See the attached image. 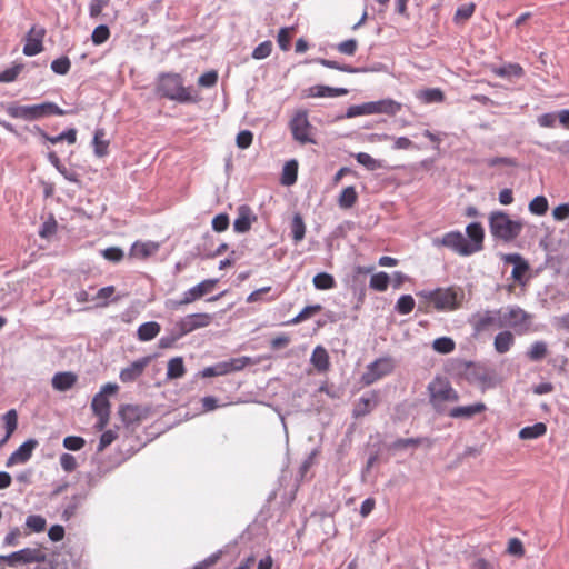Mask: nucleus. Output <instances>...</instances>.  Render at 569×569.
Segmentation results:
<instances>
[{
  "label": "nucleus",
  "instance_id": "obj_38",
  "mask_svg": "<svg viewBox=\"0 0 569 569\" xmlns=\"http://www.w3.org/2000/svg\"><path fill=\"white\" fill-rule=\"evenodd\" d=\"M358 200V193L355 187L345 188L338 199L339 207L342 209H350Z\"/></svg>",
  "mask_w": 569,
  "mask_h": 569
},
{
  "label": "nucleus",
  "instance_id": "obj_3",
  "mask_svg": "<svg viewBox=\"0 0 569 569\" xmlns=\"http://www.w3.org/2000/svg\"><path fill=\"white\" fill-rule=\"evenodd\" d=\"M489 230L495 240L511 243L521 234L525 223L520 219H512L502 210L492 211L488 217Z\"/></svg>",
  "mask_w": 569,
  "mask_h": 569
},
{
  "label": "nucleus",
  "instance_id": "obj_13",
  "mask_svg": "<svg viewBox=\"0 0 569 569\" xmlns=\"http://www.w3.org/2000/svg\"><path fill=\"white\" fill-rule=\"evenodd\" d=\"M213 321V316L206 312L191 313L176 322L178 337H183L194 330L206 328Z\"/></svg>",
  "mask_w": 569,
  "mask_h": 569
},
{
  "label": "nucleus",
  "instance_id": "obj_30",
  "mask_svg": "<svg viewBox=\"0 0 569 569\" xmlns=\"http://www.w3.org/2000/svg\"><path fill=\"white\" fill-rule=\"evenodd\" d=\"M121 419L127 425L139 422L142 419V410L139 406L126 405L119 411Z\"/></svg>",
  "mask_w": 569,
  "mask_h": 569
},
{
  "label": "nucleus",
  "instance_id": "obj_1",
  "mask_svg": "<svg viewBox=\"0 0 569 569\" xmlns=\"http://www.w3.org/2000/svg\"><path fill=\"white\" fill-rule=\"evenodd\" d=\"M426 303V309L432 307L439 312L455 311L461 308L465 292L459 287L436 288L433 290H422L417 293Z\"/></svg>",
  "mask_w": 569,
  "mask_h": 569
},
{
  "label": "nucleus",
  "instance_id": "obj_11",
  "mask_svg": "<svg viewBox=\"0 0 569 569\" xmlns=\"http://www.w3.org/2000/svg\"><path fill=\"white\" fill-rule=\"evenodd\" d=\"M393 369V359L391 357H381L367 366V370L361 377V382L365 386H370L381 378L390 375Z\"/></svg>",
  "mask_w": 569,
  "mask_h": 569
},
{
  "label": "nucleus",
  "instance_id": "obj_60",
  "mask_svg": "<svg viewBox=\"0 0 569 569\" xmlns=\"http://www.w3.org/2000/svg\"><path fill=\"white\" fill-rule=\"evenodd\" d=\"M356 159H357L358 163L362 164L368 170H376L380 167L378 161L376 159H373L369 153H366V152H359L358 154H356Z\"/></svg>",
  "mask_w": 569,
  "mask_h": 569
},
{
  "label": "nucleus",
  "instance_id": "obj_20",
  "mask_svg": "<svg viewBox=\"0 0 569 569\" xmlns=\"http://www.w3.org/2000/svg\"><path fill=\"white\" fill-rule=\"evenodd\" d=\"M151 358L143 357L133 361L127 368H123L120 371L119 378L122 382L128 383L137 380L144 371L146 367L149 365Z\"/></svg>",
  "mask_w": 569,
  "mask_h": 569
},
{
  "label": "nucleus",
  "instance_id": "obj_40",
  "mask_svg": "<svg viewBox=\"0 0 569 569\" xmlns=\"http://www.w3.org/2000/svg\"><path fill=\"white\" fill-rule=\"evenodd\" d=\"M298 163L296 160L288 161L283 167L281 182L284 186H291L297 180Z\"/></svg>",
  "mask_w": 569,
  "mask_h": 569
},
{
  "label": "nucleus",
  "instance_id": "obj_57",
  "mask_svg": "<svg viewBox=\"0 0 569 569\" xmlns=\"http://www.w3.org/2000/svg\"><path fill=\"white\" fill-rule=\"evenodd\" d=\"M86 445L82 437L68 436L63 439V447L68 450L78 451L81 450Z\"/></svg>",
  "mask_w": 569,
  "mask_h": 569
},
{
  "label": "nucleus",
  "instance_id": "obj_58",
  "mask_svg": "<svg viewBox=\"0 0 569 569\" xmlns=\"http://www.w3.org/2000/svg\"><path fill=\"white\" fill-rule=\"evenodd\" d=\"M101 254L104 259H107L111 262H114V263L120 262L124 257L122 249H120L118 247L107 248V249L102 250Z\"/></svg>",
  "mask_w": 569,
  "mask_h": 569
},
{
  "label": "nucleus",
  "instance_id": "obj_6",
  "mask_svg": "<svg viewBox=\"0 0 569 569\" xmlns=\"http://www.w3.org/2000/svg\"><path fill=\"white\" fill-rule=\"evenodd\" d=\"M502 328H511L518 335H525L531 330L532 315L520 308L519 306H508L500 309Z\"/></svg>",
  "mask_w": 569,
  "mask_h": 569
},
{
  "label": "nucleus",
  "instance_id": "obj_63",
  "mask_svg": "<svg viewBox=\"0 0 569 569\" xmlns=\"http://www.w3.org/2000/svg\"><path fill=\"white\" fill-rule=\"evenodd\" d=\"M253 140V134L249 130H242L237 134V146L240 149H247L251 146Z\"/></svg>",
  "mask_w": 569,
  "mask_h": 569
},
{
  "label": "nucleus",
  "instance_id": "obj_5",
  "mask_svg": "<svg viewBox=\"0 0 569 569\" xmlns=\"http://www.w3.org/2000/svg\"><path fill=\"white\" fill-rule=\"evenodd\" d=\"M10 117L28 121L38 120L49 116H63L66 112L53 102H43L33 106H10L7 109Z\"/></svg>",
  "mask_w": 569,
  "mask_h": 569
},
{
  "label": "nucleus",
  "instance_id": "obj_59",
  "mask_svg": "<svg viewBox=\"0 0 569 569\" xmlns=\"http://www.w3.org/2000/svg\"><path fill=\"white\" fill-rule=\"evenodd\" d=\"M475 9L476 6L472 2L460 6L456 11L455 20L457 22L461 20H468L473 14Z\"/></svg>",
  "mask_w": 569,
  "mask_h": 569
},
{
  "label": "nucleus",
  "instance_id": "obj_4",
  "mask_svg": "<svg viewBox=\"0 0 569 569\" xmlns=\"http://www.w3.org/2000/svg\"><path fill=\"white\" fill-rule=\"evenodd\" d=\"M429 403L438 413H448V406L459 401V393L446 377H436L427 387Z\"/></svg>",
  "mask_w": 569,
  "mask_h": 569
},
{
  "label": "nucleus",
  "instance_id": "obj_21",
  "mask_svg": "<svg viewBox=\"0 0 569 569\" xmlns=\"http://www.w3.org/2000/svg\"><path fill=\"white\" fill-rule=\"evenodd\" d=\"M487 410L483 402H476L468 406L453 407L448 411V416L453 419H471L476 415H480Z\"/></svg>",
  "mask_w": 569,
  "mask_h": 569
},
{
  "label": "nucleus",
  "instance_id": "obj_22",
  "mask_svg": "<svg viewBox=\"0 0 569 569\" xmlns=\"http://www.w3.org/2000/svg\"><path fill=\"white\" fill-rule=\"evenodd\" d=\"M37 446L38 441L34 439H29L23 442L16 451L11 453L7 461V467L27 462L31 458L32 452Z\"/></svg>",
  "mask_w": 569,
  "mask_h": 569
},
{
  "label": "nucleus",
  "instance_id": "obj_49",
  "mask_svg": "<svg viewBox=\"0 0 569 569\" xmlns=\"http://www.w3.org/2000/svg\"><path fill=\"white\" fill-rule=\"evenodd\" d=\"M46 519L39 515H31L26 520V527L30 532H42L46 529Z\"/></svg>",
  "mask_w": 569,
  "mask_h": 569
},
{
  "label": "nucleus",
  "instance_id": "obj_12",
  "mask_svg": "<svg viewBox=\"0 0 569 569\" xmlns=\"http://www.w3.org/2000/svg\"><path fill=\"white\" fill-rule=\"evenodd\" d=\"M293 139L301 144L315 143L311 138L312 126L308 120V112L306 110H299L292 117L289 123Z\"/></svg>",
  "mask_w": 569,
  "mask_h": 569
},
{
  "label": "nucleus",
  "instance_id": "obj_29",
  "mask_svg": "<svg viewBox=\"0 0 569 569\" xmlns=\"http://www.w3.org/2000/svg\"><path fill=\"white\" fill-rule=\"evenodd\" d=\"M161 330V327L156 321L144 322L139 326L137 337L140 341H150L156 338Z\"/></svg>",
  "mask_w": 569,
  "mask_h": 569
},
{
  "label": "nucleus",
  "instance_id": "obj_25",
  "mask_svg": "<svg viewBox=\"0 0 569 569\" xmlns=\"http://www.w3.org/2000/svg\"><path fill=\"white\" fill-rule=\"evenodd\" d=\"M310 362L318 372H327L330 368V358L326 348L317 346L312 351Z\"/></svg>",
  "mask_w": 569,
  "mask_h": 569
},
{
  "label": "nucleus",
  "instance_id": "obj_50",
  "mask_svg": "<svg viewBox=\"0 0 569 569\" xmlns=\"http://www.w3.org/2000/svg\"><path fill=\"white\" fill-rule=\"evenodd\" d=\"M43 136L46 137V139H48L53 144L59 143L63 140H66L69 144H73L77 141V130L76 129H69L56 137H48L47 134H43Z\"/></svg>",
  "mask_w": 569,
  "mask_h": 569
},
{
  "label": "nucleus",
  "instance_id": "obj_54",
  "mask_svg": "<svg viewBox=\"0 0 569 569\" xmlns=\"http://www.w3.org/2000/svg\"><path fill=\"white\" fill-rule=\"evenodd\" d=\"M57 229H58V223H57L56 219L53 217H50L48 220H46L42 223L41 229L39 230V236L41 238L48 239L57 232Z\"/></svg>",
  "mask_w": 569,
  "mask_h": 569
},
{
  "label": "nucleus",
  "instance_id": "obj_51",
  "mask_svg": "<svg viewBox=\"0 0 569 569\" xmlns=\"http://www.w3.org/2000/svg\"><path fill=\"white\" fill-rule=\"evenodd\" d=\"M295 30L293 27L291 28H281L279 30V33H278V37H277V42H278V46L280 47V49L282 51H288L289 48H290V41H291V36H292V31Z\"/></svg>",
  "mask_w": 569,
  "mask_h": 569
},
{
  "label": "nucleus",
  "instance_id": "obj_35",
  "mask_svg": "<svg viewBox=\"0 0 569 569\" xmlns=\"http://www.w3.org/2000/svg\"><path fill=\"white\" fill-rule=\"evenodd\" d=\"M2 420L4 422L6 436L0 441V446L6 443L8 441V439L11 437V435L14 432V430L17 429V426H18V415H17V411L14 409H11V410L7 411L3 415Z\"/></svg>",
  "mask_w": 569,
  "mask_h": 569
},
{
  "label": "nucleus",
  "instance_id": "obj_23",
  "mask_svg": "<svg viewBox=\"0 0 569 569\" xmlns=\"http://www.w3.org/2000/svg\"><path fill=\"white\" fill-rule=\"evenodd\" d=\"M159 250V243L153 241H136L129 251L130 258H136L140 260L148 259L149 257L157 253Z\"/></svg>",
  "mask_w": 569,
  "mask_h": 569
},
{
  "label": "nucleus",
  "instance_id": "obj_41",
  "mask_svg": "<svg viewBox=\"0 0 569 569\" xmlns=\"http://www.w3.org/2000/svg\"><path fill=\"white\" fill-rule=\"evenodd\" d=\"M313 286L319 290H329L336 287L335 278L327 273L320 272L313 277Z\"/></svg>",
  "mask_w": 569,
  "mask_h": 569
},
{
  "label": "nucleus",
  "instance_id": "obj_64",
  "mask_svg": "<svg viewBox=\"0 0 569 569\" xmlns=\"http://www.w3.org/2000/svg\"><path fill=\"white\" fill-rule=\"evenodd\" d=\"M110 0H91L89 6V14L91 18H98L102 10L109 6Z\"/></svg>",
  "mask_w": 569,
  "mask_h": 569
},
{
  "label": "nucleus",
  "instance_id": "obj_42",
  "mask_svg": "<svg viewBox=\"0 0 569 569\" xmlns=\"http://www.w3.org/2000/svg\"><path fill=\"white\" fill-rule=\"evenodd\" d=\"M432 348L439 353L447 355L455 350L456 343L450 337H440L433 340Z\"/></svg>",
  "mask_w": 569,
  "mask_h": 569
},
{
  "label": "nucleus",
  "instance_id": "obj_9",
  "mask_svg": "<svg viewBox=\"0 0 569 569\" xmlns=\"http://www.w3.org/2000/svg\"><path fill=\"white\" fill-rule=\"evenodd\" d=\"M0 561H4L9 567L44 563L47 562V555L41 548H23L7 556H0Z\"/></svg>",
  "mask_w": 569,
  "mask_h": 569
},
{
  "label": "nucleus",
  "instance_id": "obj_14",
  "mask_svg": "<svg viewBox=\"0 0 569 569\" xmlns=\"http://www.w3.org/2000/svg\"><path fill=\"white\" fill-rule=\"evenodd\" d=\"M436 247H446L462 257L471 256L466 237L460 231H450L433 239Z\"/></svg>",
  "mask_w": 569,
  "mask_h": 569
},
{
  "label": "nucleus",
  "instance_id": "obj_15",
  "mask_svg": "<svg viewBox=\"0 0 569 569\" xmlns=\"http://www.w3.org/2000/svg\"><path fill=\"white\" fill-rule=\"evenodd\" d=\"M501 260L507 264H513L511 278L518 284L525 287L529 281L530 266L527 260L519 253H505L501 254Z\"/></svg>",
  "mask_w": 569,
  "mask_h": 569
},
{
  "label": "nucleus",
  "instance_id": "obj_32",
  "mask_svg": "<svg viewBox=\"0 0 569 569\" xmlns=\"http://www.w3.org/2000/svg\"><path fill=\"white\" fill-rule=\"evenodd\" d=\"M492 72L500 78H520L525 73L523 68L519 63H508L502 67H495L492 68Z\"/></svg>",
  "mask_w": 569,
  "mask_h": 569
},
{
  "label": "nucleus",
  "instance_id": "obj_37",
  "mask_svg": "<svg viewBox=\"0 0 569 569\" xmlns=\"http://www.w3.org/2000/svg\"><path fill=\"white\" fill-rule=\"evenodd\" d=\"M221 363L226 370V375H228L230 372L240 371L248 365H252L254 362L249 357H238L222 361Z\"/></svg>",
  "mask_w": 569,
  "mask_h": 569
},
{
  "label": "nucleus",
  "instance_id": "obj_31",
  "mask_svg": "<svg viewBox=\"0 0 569 569\" xmlns=\"http://www.w3.org/2000/svg\"><path fill=\"white\" fill-rule=\"evenodd\" d=\"M417 98L423 103H440L445 101V93L439 88H430L420 90Z\"/></svg>",
  "mask_w": 569,
  "mask_h": 569
},
{
  "label": "nucleus",
  "instance_id": "obj_28",
  "mask_svg": "<svg viewBox=\"0 0 569 569\" xmlns=\"http://www.w3.org/2000/svg\"><path fill=\"white\" fill-rule=\"evenodd\" d=\"M77 382V376L72 372H59L52 378V387L59 391L71 389Z\"/></svg>",
  "mask_w": 569,
  "mask_h": 569
},
{
  "label": "nucleus",
  "instance_id": "obj_55",
  "mask_svg": "<svg viewBox=\"0 0 569 569\" xmlns=\"http://www.w3.org/2000/svg\"><path fill=\"white\" fill-rule=\"evenodd\" d=\"M71 62L68 57H61L51 62V69L54 73L67 74L70 70Z\"/></svg>",
  "mask_w": 569,
  "mask_h": 569
},
{
  "label": "nucleus",
  "instance_id": "obj_7",
  "mask_svg": "<svg viewBox=\"0 0 569 569\" xmlns=\"http://www.w3.org/2000/svg\"><path fill=\"white\" fill-rule=\"evenodd\" d=\"M117 385L107 383L92 399L91 408L94 415L98 417V421L94 426L98 431H102L109 423L110 401L108 399V395H113L117 392Z\"/></svg>",
  "mask_w": 569,
  "mask_h": 569
},
{
  "label": "nucleus",
  "instance_id": "obj_19",
  "mask_svg": "<svg viewBox=\"0 0 569 569\" xmlns=\"http://www.w3.org/2000/svg\"><path fill=\"white\" fill-rule=\"evenodd\" d=\"M256 220L257 217L253 214L252 209L247 204H242L238 208V216L233 221V230L237 233H246L251 229Z\"/></svg>",
  "mask_w": 569,
  "mask_h": 569
},
{
  "label": "nucleus",
  "instance_id": "obj_24",
  "mask_svg": "<svg viewBox=\"0 0 569 569\" xmlns=\"http://www.w3.org/2000/svg\"><path fill=\"white\" fill-rule=\"evenodd\" d=\"M379 397L377 391H371L369 397H361L353 407L352 415L360 418L371 412L378 405Z\"/></svg>",
  "mask_w": 569,
  "mask_h": 569
},
{
  "label": "nucleus",
  "instance_id": "obj_8",
  "mask_svg": "<svg viewBox=\"0 0 569 569\" xmlns=\"http://www.w3.org/2000/svg\"><path fill=\"white\" fill-rule=\"evenodd\" d=\"M402 108V104L392 99H383L379 101L366 102L359 106H352L348 109V117H357L362 114H388L395 116Z\"/></svg>",
  "mask_w": 569,
  "mask_h": 569
},
{
  "label": "nucleus",
  "instance_id": "obj_2",
  "mask_svg": "<svg viewBox=\"0 0 569 569\" xmlns=\"http://www.w3.org/2000/svg\"><path fill=\"white\" fill-rule=\"evenodd\" d=\"M156 92L160 98L179 103H194L199 100L197 94H193L191 88L184 87L183 78L179 73L173 72L159 76Z\"/></svg>",
  "mask_w": 569,
  "mask_h": 569
},
{
  "label": "nucleus",
  "instance_id": "obj_36",
  "mask_svg": "<svg viewBox=\"0 0 569 569\" xmlns=\"http://www.w3.org/2000/svg\"><path fill=\"white\" fill-rule=\"evenodd\" d=\"M186 373V368L183 363V359L181 357H176L169 360L167 368V378L168 379H178L183 377Z\"/></svg>",
  "mask_w": 569,
  "mask_h": 569
},
{
  "label": "nucleus",
  "instance_id": "obj_52",
  "mask_svg": "<svg viewBox=\"0 0 569 569\" xmlns=\"http://www.w3.org/2000/svg\"><path fill=\"white\" fill-rule=\"evenodd\" d=\"M110 37V30L106 24H100L94 28L91 40L94 44L99 46L104 43Z\"/></svg>",
  "mask_w": 569,
  "mask_h": 569
},
{
  "label": "nucleus",
  "instance_id": "obj_26",
  "mask_svg": "<svg viewBox=\"0 0 569 569\" xmlns=\"http://www.w3.org/2000/svg\"><path fill=\"white\" fill-rule=\"evenodd\" d=\"M513 345L515 336L509 330L500 331L493 340L495 350L500 355L508 352Z\"/></svg>",
  "mask_w": 569,
  "mask_h": 569
},
{
  "label": "nucleus",
  "instance_id": "obj_44",
  "mask_svg": "<svg viewBox=\"0 0 569 569\" xmlns=\"http://www.w3.org/2000/svg\"><path fill=\"white\" fill-rule=\"evenodd\" d=\"M548 353V348L546 342L536 341L531 345L530 349L527 352V356L532 361H539L543 359Z\"/></svg>",
  "mask_w": 569,
  "mask_h": 569
},
{
  "label": "nucleus",
  "instance_id": "obj_53",
  "mask_svg": "<svg viewBox=\"0 0 569 569\" xmlns=\"http://www.w3.org/2000/svg\"><path fill=\"white\" fill-rule=\"evenodd\" d=\"M272 52V42L270 40L261 42L252 51V58L256 60H262L269 57Z\"/></svg>",
  "mask_w": 569,
  "mask_h": 569
},
{
  "label": "nucleus",
  "instance_id": "obj_39",
  "mask_svg": "<svg viewBox=\"0 0 569 569\" xmlns=\"http://www.w3.org/2000/svg\"><path fill=\"white\" fill-rule=\"evenodd\" d=\"M321 310H322L321 305L307 306L295 318L287 321L284 325H298V323L311 318L316 313H319Z\"/></svg>",
  "mask_w": 569,
  "mask_h": 569
},
{
  "label": "nucleus",
  "instance_id": "obj_10",
  "mask_svg": "<svg viewBox=\"0 0 569 569\" xmlns=\"http://www.w3.org/2000/svg\"><path fill=\"white\" fill-rule=\"evenodd\" d=\"M218 281V279H206L199 282L198 284L184 291L180 300L170 301V308L178 310L182 306L193 303L194 301L212 292Z\"/></svg>",
  "mask_w": 569,
  "mask_h": 569
},
{
  "label": "nucleus",
  "instance_id": "obj_33",
  "mask_svg": "<svg viewBox=\"0 0 569 569\" xmlns=\"http://www.w3.org/2000/svg\"><path fill=\"white\" fill-rule=\"evenodd\" d=\"M547 426L543 422H537L533 426H528L519 431V438L522 440L537 439L545 436Z\"/></svg>",
  "mask_w": 569,
  "mask_h": 569
},
{
  "label": "nucleus",
  "instance_id": "obj_48",
  "mask_svg": "<svg viewBox=\"0 0 569 569\" xmlns=\"http://www.w3.org/2000/svg\"><path fill=\"white\" fill-rule=\"evenodd\" d=\"M529 211L537 216H543L548 211V200L543 196L533 198L529 203Z\"/></svg>",
  "mask_w": 569,
  "mask_h": 569
},
{
  "label": "nucleus",
  "instance_id": "obj_16",
  "mask_svg": "<svg viewBox=\"0 0 569 569\" xmlns=\"http://www.w3.org/2000/svg\"><path fill=\"white\" fill-rule=\"evenodd\" d=\"M500 321V309L476 312L471 316L469 320L470 325L472 326L476 332H483L491 328H501L499 325Z\"/></svg>",
  "mask_w": 569,
  "mask_h": 569
},
{
  "label": "nucleus",
  "instance_id": "obj_27",
  "mask_svg": "<svg viewBox=\"0 0 569 569\" xmlns=\"http://www.w3.org/2000/svg\"><path fill=\"white\" fill-rule=\"evenodd\" d=\"M348 93L347 89L343 88H331L328 86H313L308 89V96L315 98L323 97H340Z\"/></svg>",
  "mask_w": 569,
  "mask_h": 569
},
{
  "label": "nucleus",
  "instance_id": "obj_34",
  "mask_svg": "<svg viewBox=\"0 0 569 569\" xmlns=\"http://www.w3.org/2000/svg\"><path fill=\"white\" fill-rule=\"evenodd\" d=\"M427 446V447H431L432 446V441L429 439V438H426V437H419V438H400V439H397L393 443H392V448L393 449H407L409 447H419V446Z\"/></svg>",
  "mask_w": 569,
  "mask_h": 569
},
{
  "label": "nucleus",
  "instance_id": "obj_17",
  "mask_svg": "<svg viewBox=\"0 0 569 569\" xmlns=\"http://www.w3.org/2000/svg\"><path fill=\"white\" fill-rule=\"evenodd\" d=\"M46 29L41 26L34 24L26 34V43L23 46V53L28 57L39 54L44 50L43 39L46 37Z\"/></svg>",
  "mask_w": 569,
  "mask_h": 569
},
{
  "label": "nucleus",
  "instance_id": "obj_56",
  "mask_svg": "<svg viewBox=\"0 0 569 569\" xmlns=\"http://www.w3.org/2000/svg\"><path fill=\"white\" fill-rule=\"evenodd\" d=\"M218 82V72L214 70H210L208 72L202 73L198 79V84L203 88L214 87Z\"/></svg>",
  "mask_w": 569,
  "mask_h": 569
},
{
  "label": "nucleus",
  "instance_id": "obj_45",
  "mask_svg": "<svg viewBox=\"0 0 569 569\" xmlns=\"http://www.w3.org/2000/svg\"><path fill=\"white\" fill-rule=\"evenodd\" d=\"M103 137H104L103 129L96 130L94 137H93V144H94V153L98 157H103L108 152L109 142L103 140Z\"/></svg>",
  "mask_w": 569,
  "mask_h": 569
},
{
  "label": "nucleus",
  "instance_id": "obj_43",
  "mask_svg": "<svg viewBox=\"0 0 569 569\" xmlns=\"http://www.w3.org/2000/svg\"><path fill=\"white\" fill-rule=\"evenodd\" d=\"M306 226L300 214H295L291 222V234L295 242H300L305 238Z\"/></svg>",
  "mask_w": 569,
  "mask_h": 569
},
{
  "label": "nucleus",
  "instance_id": "obj_61",
  "mask_svg": "<svg viewBox=\"0 0 569 569\" xmlns=\"http://www.w3.org/2000/svg\"><path fill=\"white\" fill-rule=\"evenodd\" d=\"M229 216L227 213H220L212 219V229L216 232H223L229 228Z\"/></svg>",
  "mask_w": 569,
  "mask_h": 569
},
{
  "label": "nucleus",
  "instance_id": "obj_18",
  "mask_svg": "<svg viewBox=\"0 0 569 569\" xmlns=\"http://www.w3.org/2000/svg\"><path fill=\"white\" fill-rule=\"evenodd\" d=\"M467 244L471 254L477 253L483 249L485 230L480 222L469 223L466 228Z\"/></svg>",
  "mask_w": 569,
  "mask_h": 569
},
{
  "label": "nucleus",
  "instance_id": "obj_62",
  "mask_svg": "<svg viewBox=\"0 0 569 569\" xmlns=\"http://www.w3.org/2000/svg\"><path fill=\"white\" fill-rule=\"evenodd\" d=\"M118 438V433L114 430H106L99 441L98 451H103L108 446H110Z\"/></svg>",
  "mask_w": 569,
  "mask_h": 569
},
{
  "label": "nucleus",
  "instance_id": "obj_47",
  "mask_svg": "<svg viewBox=\"0 0 569 569\" xmlns=\"http://www.w3.org/2000/svg\"><path fill=\"white\" fill-rule=\"evenodd\" d=\"M415 305L412 296L402 295L396 303V311L400 315H408L413 310Z\"/></svg>",
  "mask_w": 569,
  "mask_h": 569
},
{
  "label": "nucleus",
  "instance_id": "obj_46",
  "mask_svg": "<svg viewBox=\"0 0 569 569\" xmlns=\"http://www.w3.org/2000/svg\"><path fill=\"white\" fill-rule=\"evenodd\" d=\"M389 284V276L386 272H378L375 273L370 278V288L377 291H386L388 289Z\"/></svg>",
  "mask_w": 569,
  "mask_h": 569
}]
</instances>
